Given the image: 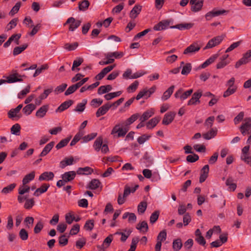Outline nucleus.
<instances>
[{"label": "nucleus", "instance_id": "nucleus-27", "mask_svg": "<svg viewBox=\"0 0 251 251\" xmlns=\"http://www.w3.org/2000/svg\"><path fill=\"white\" fill-rule=\"evenodd\" d=\"M22 107L23 105L19 104L15 108L11 109L8 113V117L9 118H13L16 117L17 114L20 112Z\"/></svg>", "mask_w": 251, "mask_h": 251}, {"label": "nucleus", "instance_id": "nucleus-42", "mask_svg": "<svg viewBox=\"0 0 251 251\" xmlns=\"http://www.w3.org/2000/svg\"><path fill=\"white\" fill-rule=\"evenodd\" d=\"M83 133L79 131L74 137L70 143V146H74L83 136Z\"/></svg>", "mask_w": 251, "mask_h": 251}, {"label": "nucleus", "instance_id": "nucleus-16", "mask_svg": "<svg viewBox=\"0 0 251 251\" xmlns=\"http://www.w3.org/2000/svg\"><path fill=\"white\" fill-rule=\"evenodd\" d=\"M142 6L139 4L135 5L129 13V17L131 19H135L141 11Z\"/></svg>", "mask_w": 251, "mask_h": 251}, {"label": "nucleus", "instance_id": "nucleus-43", "mask_svg": "<svg viewBox=\"0 0 251 251\" xmlns=\"http://www.w3.org/2000/svg\"><path fill=\"white\" fill-rule=\"evenodd\" d=\"M16 186V183H12L7 186L3 188L1 190V193L4 194H8L12 192Z\"/></svg>", "mask_w": 251, "mask_h": 251}, {"label": "nucleus", "instance_id": "nucleus-37", "mask_svg": "<svg viewBox=\"0 0 251 251\" xmlns=\"http://www.w3.org/2000/svg\"><path fill=\"white\" fill-rule=\"evenodd\" d=\"M72 137L71 136H70V137H68L64 139H63L61 141H60L56 146V148L57 149V150H59V149H61L62 148L66 146L68 143H69V142L70 141V140H71Z\"/></svg>", "mask_w": 251, "mask_h": 251}, {"label": "nucleus", "instance_id": "nucleus-22", "mask_svg": "<svg viewBox=\"0 0 251 251\" xmlns=\"http://www.w3.org/2000/svg\"><path fill=\"white\" fill-rule=\"evenodd\" d=\"M72 100H68L63 102L56 110V112H62L67 109L73 103Z\"/></svg>", "mask_w": 251, "mask_h": 251}, {"label": "nucleus", "instance_id": "nucleus-4", "mask_svg": "<svg viewBox=\"0 0 251 251\" xmlns=\"http://www.w3.org/2000/svg\"><path fill=\"white\" fill-rule=\"evenodd\" d=\"M128 131V128L125 127L122 128L120 127V125L117 124L115 125L111 130V134L114 136H116L115 134L118 133L116 135L118 138L120 137H124L126 135Z\"/></svg>", "mask_w": 251, "mask_h": 251}, {"label": "nucleus", "instance_id": "nucleus-10", "mask_svg": "<svg viewBox=\"0 0 251 251\" xmlns=\"http://www.w3.org/2000/svg\"><path fill=\"white\" fill-rule=\"evenodd\" d=\"M176 113L174 111H170L165 114L162 120V124L168 125L174 120Z\"/></svg>", "mask_w": 251, "mask_h": 251}, {"label": "nucleus", "instance_id": "nucleus-13", "mask_svg": "<svg viewBox=\"0 0 251 251\" xmlns=\"http://www.w3.org/2000/svg\"><path fill=\"white\" fill-rule=\"evenodd\" d=\"M209 168L208 165H204L201 170V175L199 181L200 183L203 182L208 177Z\"/></svg>", "mask_w": 251, "mask_h": 251}, {"label": "nucleus", "instance_id": "nucleus-14", "mask_svg": "<svg viewBox=\"0 0 251 251\" xmlns=\"http://www.w3.org/2000/svg\"><path fill=\"white\" fill-rule=\"evenodd\" d=\"M113 239L112 234H110L103 241V244L101 246H98V248L100 251H104L105 248H108Z\"/></svg>", "mask_w": 251, "mask_h": 251}, {"label": "nucleus", "instance_id": "nucleus-29", "mask_svg": "<svg viewBox=\"0 0 251 251\" xmlns=\"http://www.w3.org/2000/svg\"><path fill=\"white\" fill-rule=\"evenodd\" d=\"M35 172L32 171L28 174H27L25 176L23 179V184L25 185L28 183L30 181L33 180L35 177Z\"/></svg>", "mask_w": 251, "mask_h": 251}, {"label": "nucleus", "instance_id": "nucleus-34", "mask_svg": "<svg viewBox=\"0 0 251 251\" xmlns=\"http://www.w3.org/2000/svg\"><path fill=\"white\" fill-rule=\"evenodd\" d=\"M218 54H215L212 55L201 65V67L202 68H206L209 65L213 63L218 57Z\"/></svg>", "mask_w": 251, "mask_h": 251}, {"label": "nucleus", "instance_id": "nucleus-49", "mask_svg": "<svg viewBox=\"0 0 251 251\" xmlns=\"http://www.w3.org/2000/svg\"><path fill=\"white\" fill-rule=\"evenodd\" d=\"M35 204L33 198L27 199L24 204V208L26 209H31Z\"/></svg>", "mask_w": 251, "mask_h": 251}, {"label": "nucleus", "instance_id": "nucleus-47", "mask_svg": "<svg viewBox=\"0 0 251 251\" xmlns=\"http://www.w3.org/2000/svg\"><path fill=\"white\" fill-rule=\"evenodd\" d=\"M19 236L21 240L25 241L28 239V234L25 228H22L19 231Z\"/></svg>", "mask_w": 251, "mask_h": 251}, {"label": "nucleus", "instance_id": "nucleus-38", "mask_svg": "<svg viewBox=\"0 0 251 251\" xmlns=\"http://www.w3.org/2000/svg\"><path fill=\"white\" fill-rule=\"evenodd\" d=\"M140 114L136 113L132 115L129 118H128L126 121L125 125L126 126H128L134 122L139 117Z\"/></svg>", "mask_w": 251, "mask_h": 251}, {"label": "nucleus", "instance_id": "nucleus-23", "mask_svg": "<svg viewBox=\"0 0 251 251\" xmlns=\"http://www.w3.org/2000/svg\"><path fill=\"white\" fill-rule=\"evenodd\" d=\"M54 145V142L53 141L50 142L43 149L42 151L40 154L39 156L43 157L46 156L50 151Z\"/></svg>", "mask_w": 251, "mask_h": 251}, {"label": "nucleus", "instance_id": "nucleus-33", "mask_svg": "<svg viewBox=\"0 0 251 251\" xmlns=\"http://www.w3.org/2000/svg\"><path fill=\"white\" fill-rule=\"evenodd\" d=\"M74 161V159L73 157L70 158L66 157L63 160L60 162V167L62 168H64L67 166L72 165Z\"/></svg>", "mask_w": 251, "mask_h": 251}, {"label": "nucleus", "instance_id": "nucleus-3", "mask_svg": "<svg viewBox=\"0 0 251 251\" xmlns=\"http://www.w3.org/2000/svg\"><path fill=\"white\" fill-rule=\"evenodd\" d=\"M225 36V35H222L221 36H216L210 39L206 44V46L204 48V50L212 48L216 46H218L223 40Z\"/></svg>", "mask_w": 251, "mask_h": 251}, {"label": "nucleus", "instance_id": "nucleus-56", "mask_svg": "<svg viewBox=\"0 0 251 251\" xmlns=\"http://www.w3.org/2000/svg\"><path fill=\"white\" fill-rule=\"evenodd\" d=\"M89 6V2L87 0H84L79 2L78 8L80 10H85L88 8Z\"/></svg>", "mask_w": 251, "mask_h": 251}, {"label": "nucleus", "instance_id": "nucleus-12", "mask_svg": "<svg viewBox=\"0 0 251 251\" xmlns=\"http://www.w3.org/2000/svg\"><path fill=\"white\" fill-rule=\"evenodd\" d=\"M22 76L18 73H14L10 75L6 78L5 80L6 82L8 83H12L16 82L22 81L23 79L21 78Z\"/></svg>", "mask_w": 251, "mask_h": 251}, {"label": "nucleus", "instance_id": "nucleus-44", "mask_svg": "<svg viewBox=\"0 0 251 251\" xmlns=\"http://www.w3.org/2000/svg\"><path fill=\"white\" fill-rule=\"evenodd\" d=\"M86 103L87 100H84L82 102L77 104L75 109V111L79 112H83L85 109Z\"/></svg>", "mask_w": 251, "mask_h": 251}, {"label": "nucleus", "instance_id": "nucleus-60", "mask_svg": "<svg viewBox=\"0 0 251 251\" xmlns=\"http://www.w3.org/2000/svg\"><path fill=\"white\" fill-rule=\"evenodd\" d=\"M199 159L198 155L194 154L192 155H189L186 157L187 161L191 163L195 162L198 161Z\"/></svg>", "mask_w": 251, "mask_h": 251}, {"label": "nucleus", "instance_id": "nucleus-26", "mask_svg": "<svg viewBox=\"0 0 251 251\" xmlns=\"http://www.w3.org/2000/svg\"><path fill=\"white\" fill-rule=\"evenodd\" d=\"M93 172V169L89 167L79 168L76 172L78 175H90Z\"/></svg>", "mask_w": 251, "mask_h": 251}, {"label": "nucleus", "instance_id": "nucleus-63", "mask_svg": "<svg viewBox=\"0 0 251 251\" xmlns=\"http://www.w3.org/2000/svg\"><path fill=\"white\" fill-rule=\"evenodd\" d=\"M151 137V135L143 134L141 136H140L138 138L137 141L139 144H142L144 143L147 140H149Z\"/></svg>", "mask_w": 251, "mask_h": 251}, {"label": "nucleus", "instance_id": "nucleus-2", "mask_svg": "<svg viewBox=\"0 0 251 251\" xmlns=\"http://www.w3.org/2000/svg\"><path fill=\"white\" fill-rule=\"evenodd\" d=\"M239 129L244 136L251 132V117L244 119V123L239 127Z\"/></svg>", "mask_w": 251, "mask_h": 251}, {"label": "nucleus", "instance_id": "nucleus-39", "mask_svg": "<svg viewBox=\"0 0 251 251\" xmlns=\"http://www.w3.org/2000/svg\"><path fill=\"white\" fill-rule=\"evenodd\" d=\"M27 46V44H24L22 45L21 47H15L13 50V55L15 56L21 53L22 51H23L25 50L26 49Z\"/></svg>", "mask_w": 251, "mask_h": 251}, {"label": "nucleus", "instance_id": "nucleus-57", "mask_svg": "<svg viewBox=\"0 0 251 251\" xmlns=\"http://www.w3.org/2000/svg\"><path fill=\"white\" fill-rule=\"evenodd\" d=\"M139 241V239L138 238H133L132 240L130 248L127 251H135L136 248L137 244Z\"/></svg>", "mask_w": 251, "mask_h": 251}, {"label": "nucleus", "instance_id": "nucleus-30", "mask_svg": "<svg viewBox=\"0 0 251 251\" xmlns=\"http://www.w3.org/2000/svg\"><path fill=\"white\" fill-rule=\"evenodd\" d=\"M136 228L140 231H142L144 233H145L148 231L149 226L146 221H143L137 225Z\"/></svg>", "mask_w": 251, "mask_h": 251}, {"label": "nucleus", "instance_id": "nucleus-53", "mask_svg": "<svg viewBox=\"0 0 251 251\" xmlns=\"http://www.w3.org/2000/svg\"><path fill=\"white\" fill-rule=\"evenodd\" d=\"M78 46L77 42H75L73 44L66 43L64 45V49L68 50H75Z\"/></svg>", "mask_w": 251, "mask_h": 251}, {"label": "nucleus", "instance_id": "nucleus-40", "mask_svg": "<svg viewBox=\"0 0 251 251\" xmlns=\"http://www.w3.org/2000/svg\"><path fill=\"white\" fill-rule=\"evenodd\" d=\"M147 207V203L146 201H142L140 202L137 207L138 212L140 214H143Z\"/></svg>", "mask_w": 251, "mask_h": 251}, {"label": "nucleus", "instance_id": "nucleus-59", "mask_svg": "<svg viewBox=\"0 0 251 251\" xmlns=\"http://www.w3.org/2000/svg\"><path fill=\"white\" fill-rule=\"evenodd\" d=\"M244 117V112L243 111L240 112L233 120L235 125H237L239 122L242 121L243 120Z\"/></svg>", "mask_w": 251, "mask_h": 251}, {"label": "nucleus", "instance_id": "nucleus-31", "mask_svg": "<svg viewBox=\"0 0 251 251\" xmlns=\"http://www.w3.org/2000/svg\"><path fill=\"white\" fill-rule=\"evenodd\" d=\"M175 86L174 85L171 86L164 93L163 96H162V100H168L172 93H173L174 89Z\"/></svg>", "mask_w": 251, "mask_h": 251}, {"label": "nucleus", "instance_id": "nucleus-52", "mask_svg": "<svg viewBox=\"0 0 251 251\" xmlns=\"http://www.w3.org/2000/svg\"><path fill=\"white\" fill-rule=\"evenodd\" d=\"M167 238V232L165 229L162 230L159 232L157 236V240L163 242Z\"/></svg>", "mask_w": 251, "mask_h": 251}, {"label": "nucleus", "instance_id": "nucleus-50", "mask_svg": "<svg viewBox=\"0 0 251 251\" xmlns=\"http://www.w3.org/2000/svg\"><path fill=\"white\" fill-rule=\"evenodd\" d=\"M159 213V211L156 210L151 214L150 218V221L151 224H154L158 220Z\"/></svg>", "mask_w": 251, "mask_h": 251}, {"label": "nucleus", "instance_id": "nucleus-61", "mask_svg": "<svg viewBox=\"0 0 251 251\" xmlns=\"http://www.w3.org/2000/svg\"><path fill=\"white\" fill-rule=\"evenodd\" d=\"M21 2H18L16 3L15 6L12 8L9 12V14L11 16H13L15 14L17 13L19 10L21 6Z\"/></svg>", "mask_w": 251, "mask_h": 251}, {"label": "nucleus", "instance_id": "nucleus-58", "mask_svg": "<svg viewBox=\"0 0 251 251\" xmlns=\"http://www.w3.org/2000/svg\"><path fill=\"white\" fill-rule=\"evenodd\" d=\"M138 85L139 82L137 80L135 81L133 83L128 86L127 89V92L128 93L134 92L137 89Z\"/></svg>", "mask_w": 251, "mask_h": 251}, {"label": "nucleus", "instance_id": "nucleus-6", "mask_svg": "<svg viewBox=\"0 0 251 251\" xmlns=\"http://www.w3.org/2000/svg\"><path fill=\"white\" fill-rule=\"evenodd\" d=\"M202 95V91L201 90H198L195 92L191 98V99L188 101V105H197L200 103V99Z\"/></svg>", "mask_w": 251, "mask_h": 251}, {"label": "nucleus", "instance_id": "nucleus-45", "mask_svg": "<svg viewBox=\"0 0 251 251\" xmlns=\"http://www.w3.org/2000/svg\"><path fill=\"white\" fill-rule=\"evenodd\" d=\"M237 86H233L232 88L228 87L227 89L224 93L223 97L226 98L234 94L237 90Z\"/></svg>", "mask_w": 251, "mask_h": 251}, {"label": "nucleus", "instance_id": "nucleus-9", "mask_svg": "<svg viewBox=\"0 0 251 251\" xmlns=\"http://www.w3.org/2000/svg\"><path fill=\"white\" fill-rule=\"evenodd\" d=\"M172 22L171 20H163L155 25L153 27V29L156 31L165 29L169 26Z\"/></svg>", "mask_w": 251, "mask_h": 251}, {"label": "nucleus", "instance_id": "nucleus-55", "mask_svg": "<svg viewBox=\"0 0 251 251\" xmlns=\"http://www.w3.org/2000/svg\"><path fill=\"white\" fill-rule=\"evenodd\" d=\"M44 227L43 223L41 221H39L35 225L34 228V232L35 234H38L41 232Z\"/></svg>", "mask_w": 251, "mask_h": 251}, {"label": "nucleus", "instance_id": "nucleus-25", "mask_svg": "<svg viewBox=\"0 0 251 251\" xmlns=\"http://www.w3.org/2000/svg\"><path fill=\"white\" fill-rule=\"evenodd\" d=\"M217 133L216 128H211L209 131L202 134L203 137L206 140H209L214 137Z\"/></svg>", "mask_w": 251, "mask_h": 251}, {"label": "nucleus", "instance_id": "nucleus-28", "mask_svg": "<svg viewBox=\"0 0 251 251\" xmlns=\"http://www.w3.org/2000/svg\"><path fill=\"white\" fill-rule=\"evenodd\" d=\"M101 185V183L99 179H93L89 182L88 188L92 190H95L98 188Z\"/></svg>", "mask_w": 251, "mask_h": 251}, {"label": "nucleus", "instance_id": "nucleus-18", "mask_svg": "<svg viewBox=\"0 0 251 251\" xmlns=\"http://www.w3.org/2000/svg\"><path fill=\"white\" fill-rule=\"evenodd\" d=\"M76 176V173L75 171H69L65 173L61 176L62 179L67 182L73 180Z\"/></svg>", "mask_w": 251, "mask_h": 251}, {"label": "nucleus", "instance_id": "nucleus-19", "mask_svg": "<svg viewBox=\"0 0 251 251\" xmlns=\"http://www.w3.org/2000/svg\"><path fill=\"white\" fill-rule=\"evenodd\" d=\"M161 119L160 117H155L151 119L146 124L147 128L148 129H152L154 127L159 123Z\"/></svg>", "mask_w": 251, "mask_h": 251}, {"label": "nucleus", "instance_id": "nucleus-17", "mask_svg": "<svg viewBox=\"0 0 251 251\" xmlns=\"http://www.w3.org/2000/svg\"><path fill=\"white\" fill-rule=\"evenodd\" d=\"M54 175L52 172H45L39 177V181H49L53 179Z\"/></svg>", "mask_w": 251, "mask_h": 251}, {"label": "nucleus", "instance_id": "nucleus-51", "mask_svg": "<svg viewBox=\"0 0 251 251\" xmlns=\"http://www.w3.org/2000/svg\"><path fill=\"white\" fill-rule=\"evenodd\" d=\"M191 69V64L190 63H186L185 65L183 67L181 71V74L183 75H187L190 72Z\"/></svg>", "mask_w": 251, "mask_h": 251}, {"label": "nucleus", "instance_id": "nucleus-5", "mask_svg": "<svg viewBox=\"0 0 251 251\" xmlns=\"http://www.w3.org/2000/svg\"><path fill=\"white\" fill-rule=\"evenodd\" d=\"M146 74L145 72H137L132 75V71L130 69H128L125 72L123 75V76L125 79H135L142 76Z\"/></svg>", "mask_w": 251, "mask_h": 251}, {"label": "nucleus", "instance_id": "nucleus-21", "mask_svg": "<svg viewBox=\"0 0 251 251\" xmlns=\"http://www.w3.org/2000/svg\"><path fill=\"white\" fill-rule=\"evenodd\" d=\"M50 187L49 184L44 183L42 186L37 188L34 192L33 195L38 197L41 194L46 192Z\"/></svg>", "mask_w": 251, "mask_h": 251}, {"label": "nucleus", "instance_id": "nucleus-24", "mask_svg": "<svg viewBox=\"0 0 251 251\" xmlns=\"http://www.w3.org/2000/svg\"><path fill=\"white\" fill-rule=\"evenodd\" d=\"M48 109V105H43L37 111L36 116L39 118H43L46 115Z\"/></svg>", "mask_w": 251, "mask_h": 251}, {"label": "nucleus", "instance_id": "nucleus-46", "mask_svg": "<svg viewBox=\"0 0 251 251\" xmlns=\"http://www.w3.org/2000/svg\"><path fill=\"white\" fill-rule=\"evenodd\" d=\"M21 126L19 124H16L11 128V132L13 134L19 135L20 133Z\"/></svg>", "mask_w": 251, "mask_h": 251}, {"label": "nucleus", "instance_id": "nucleus-36", "mask_svg": "<svg viewBox=\"0 0 251 251\" xmlns=\"http://www.w3.org/2000/svg\"><path fill=\"white\" fill-rule=\"evenodd\" d=\"M102 142H103V138L101 136L99 137L95 140V141L94 143V147L95 148V150L96 151H99L100 150V149L102 145Z\"/></svg>", "mask_w": 251, "mask_h": 251}, {"label": "nucleus", "instance_id": "nucleus-41", "mask_svg": "<svg viewBox=\"0 0 251 251\" xmlns=\"http://www.w3.org/2000/svg\"><path fill=\"white\" fill-rule=\"evenodd\" d=\"M226 184L229 186V188L234 191L236 188V184L233 183V179L232 177H229L226 180Z\"/></svg>", "mask_w": 251, "mask_h": 251}, {"label": "nucleus", "instance_id": "nucleus-62", "mask_svg": "<svg viewBox=\"0 0 251 251\" xmlns=\"http://www.w3.org/2000/svg\"><path fill=\"white\" fill-rule=\"evenodd\" d=\"M79 229L80 226L78 224L74 225L70 231V235H74L76 234L79 231Z\"/></svg>", "mask_w": 251, "mask_h": 251}, {"label": "nucleus", "instance_id": "nucleus-64", "mask_svg": "<svg viewBox=\"0 0 251 251\" xmlns=\"http://www.w3.org/2000/svg\"><path fill=\"white\" fill-rule=\"evenodd\" d=\"M102 100L100 99H94L91 101V106L98 107L102 103Z\"/></svg>", "mask_w": 251, "mask_h": 251}, {"label": "nucleus", "instance_id": "nucleus-35", "mask_svg": "<svg viewBox=\"0 0 251 251\" xmlns=\"http://www.w3.org/2000/svg\"><path fill=\"white\" fill-rule=\"evenodd\" d=\"M182 247V243L180 238H177L174 240L173 243V249L175 251H178L181 249Z\"/></svg>", "mask_w": 251, "mask_h": 251}, {"label": "nucleus", "instance_id": "nucleus-32", "mask_svg": "<svg viewBox=\"0 0 251 251\" xmlns=\"http://www.w3.org/2000/svg\"><path fill=\"white\" fill-rule=\"evenodd\" d=\"M36 108V106L33 104H28L23 109V112L27 115H30L31 112Z\"/></svg>", "mask_w": 251, "mask_h": 251}, {"label": "nucleus", "instance_id": "nucleus-54", "mask_svg": "<svg viewBox=\"0 0 251 251\" xmlns=\"http://www.w3.org/2000/svg\"><path fill=\"white\" fill-rule=\"evenodd\" d=\"M94 226V221L93 220H90L86 221L85 223L84 228L88 230H92Z\"/></svg>", "mask_w": 251, "mask_h": 251}, {"label": "nucleus", "instance_id": "nucleus-8", "mask_svg": "<svg viewBox=\"0 0 251 251\" xmlns=\"http://www.w3.org/2000/svg\"><path fill=\"white\" fill-rule=\"evenodd\" d=\"M81 21L79 20L76 21L73 17H70L64 24V25L70 24L69 29L70 31H74L75 29L77 28L80 25Z\"/></svg>", "mask_w": 251, "mask_h": 251}, {"label": "nucleus", "instance_id": "nucleus-7", "mask_svg": "<svg viewBox=\"0 0 251 251\" xmlns=\"http://www.w3.org/2000/svg\"><path fill=\"white\" fill-rule=\"evenodd\" d=\"M203 0H190V4L191 5V11L194 12L201 11L203 6Z\"/></svg>", "mask_w": 251, "mask_h": 251}, {"label": "nucleus", "instance_id": "nucleus-15", "mask_svg": "<svg viewBox=\"0 0 251 251\" xmlns=\"http://www.w3.org/2000/svg\"><path fill=\"white\" fill-rule=\"evenodd\" d=\"M112 106V105H110L109 103L104 104L98 109L96 113V116L99 117L104 115Z\"/></svg>", "mask_w": 251, "mask_h": 251}, {"label": "nucleus", "instance_id": "nucleus-48", "mask_svg": "<svg viewBox=\"0 0 251 251\" xmlns=\"http://www.w3.org/2000/svg\"><path fill=\"white\" fill-rule=\"evenodd\" d=\"M24 223L25 224L26 227L30 228L33 226L34 223V218L32 217H26L25 219Z\"/></svg>", "mask_w": 251, "mask_h": 251}, {"label": "nucleus", "instance_id": "nucleus-1", "mask_svg": "<svg viewBox=\"0 0 251 251\" xmlns=\"http://www.w3.org/2000/svg\"><path fill=\"white\" fill-rule=\"evenodd\" d=\"M139 187L138 185H136L133 188L131 189L127 185H126L124 188V194H119L117 202L119 205H122L126 201V198L130 194V193H134L137 189Z\"/></svg>", "mask_w": 251, "mask_h": 251}, {"label": "nucleus", "instance_id": "nucleus-11", "mask_svg": "<svg viewBox=\"0 0 251 251\" xmlns=\"http://www.w3.org/2000/svg\"><path fill=\"white\" fill-rule=\"evenodd\" d=\"M201 49V47L196 43H193L183 51L184 54H188L195 53Z\"/></svg>", "mask_w": 251, "mask_h": 251}, {"label": "nucleus", "instance_id": "nucleus-20", "mask_svg": "<svg viewBox=\"0 0 251 251\" xmlns=\"http://www.w3.org/2000/svg\"><path fill=\"white\" fill-rule=\"evenodd\" d=\"M154 114V110L153 109H150L144 112L140 117L139 120L141 122H145L151 117Z\"/></svg>", "mask_w": 251, "mask_h": 251}]
</instances>
